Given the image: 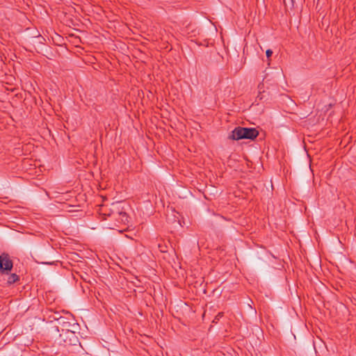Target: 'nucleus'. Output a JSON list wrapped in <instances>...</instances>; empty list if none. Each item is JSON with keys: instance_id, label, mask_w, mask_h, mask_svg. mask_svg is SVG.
Masks as SVG:
<instances>
[{"instance_id": "0eeeda50", "label": "nucleus", "mask_w": 356, "mask_h": 356, "mask_svg": "<svg viewBox=\"0 0 356 356\" xmlns=\"http://www.w3.org/2000/svg\"><path fill=\"white\" fill-rule=\"evenodd\" d=\"M266 56L268 58L270 57L273 54V51L270 50V49H267L266 51Z\"/></svg>"}, {"instance_id": "f03ea898", "label": "nucleus", "mask_w": 356, "mask_h": 356, "mask_svg": "<svg viewBox=\"0 0 356 356\" xmlns=\"http://www.w3.org/2000/svg\"><path fill=\"white\" fill-rule=\"evenodd\" d=\"M259 136V131L255 128L237 127L229 135L228 138L234 140L241 139L254 140Z\"/></svg>"}, {"instance_id": "20e7f679", "label": "nucleus", "mask_w": 356, "mask_h": 356, "mask_svg": "<svg viewBox=\"0 0 356 356\" xmlns=\"http://www.w3.org/2000/svg\"><path fill=\"white\" fill-rule=\"evenodd\" d=\"M6 276V284L8 285H11L19 280V277L16 273L10 274V273H8V275Z\"/></svg>"}, {"instance_id": "7ed1b4c3", "label": "nucleus", "mask_w": 356, "mask_h": 356, "mask_svg": "<svg viewBox=\"0 0 356 356\" xmlns=\"http://www.w3.org/2000/svg\"><path fill=\"white\" fill-rule=\"evenodd\" d=\"M13 268V262L8 253H2L0 255V273L1 275H8V273Z\"/></svg>"}, {"instance_id": "39448f33", "label": "nucleus", "mask_w": 356, "mask_h": 356, "mask_svg": "<svg viewBox=\"0 0 356 356\" xmlns=\"http://www.w3.org/2000/svg\"><path fill=\"white\" fill-rule=\"evenodd\" d=\"M119 216L121 217V220L124 222L127 221L128 216L125 212L119 213Z\"/></svg>"}, {"instance_id": "1a4fd4ad", "label": "nucleus", "mask_w": 356, "mask_h": 356, "mask_svg": "<svg viewBox=\"0 0 356 356\" xmlns=\"http://www.w3.org/2000/svg\"><path fill=\"white\" fill-rule=\"evenodd\" d=\"M41 263L42 264H51L52 263V261H42Z\"/></svg>"}, {"instance_id": "6e6552de", "label": "nucleus", "mask_w": 356, "mask_h": 356, "mask_svg": "<svg viewBox=\"0 0 356 356\" xmlns=\"http://www.w3.org/2000/svg\"><path fill=\"white\" fill-rule=\"evenodd\" d=\"M248 307L250 309L252 314H255L256 310L254 309H253L250 305H248Z\"/></svg>"}, {"instance_id": "423d86ee", "label": "nucleus", "mask_w": 356, "mask_h": 356, "mask_svg": "<svg viewBox=\"0 0 356 356\" xmlns=\"http://www.w3.org/2000/svg\"><path fill=\"white\" fill-rule=\"evenodd\" d=\"M223 316L222 312L218 313V314L215 317V319L213 321V322H216V320H219L220 318H221Z\"/></svg>"}, {"instance_id": "f257e3e1", "label": "nucleus", "mask_w": 356, "mask_h": 356, "mask_svg": "<svg viewBox=\"0 0 356 356\" xmlns=\"http://www.w3.org/2000/svg\"><path fill=\"white\" fill-rule=\"evenodd\" d=\"M71 324L64 318L58 319V325L55 327V330L58 333L55 340V343L63 348L68 349L72 346H76L79 343V339L75 332L70 330Z\"/></svg>"}]
</instances>
